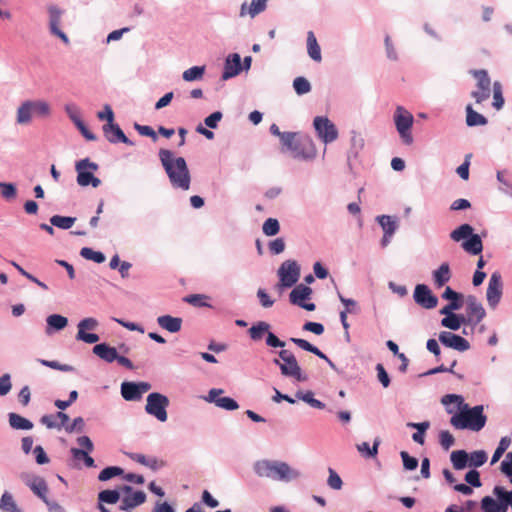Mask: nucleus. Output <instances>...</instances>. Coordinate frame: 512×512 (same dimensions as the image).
Masks as SVG:
<instances>
[{"mask_svg":"<svg viewBox=\"0 0 512 512\" xmlns=\"http://www.w3.org/2000/svg\"><path fill=\"white\" fill-rule=\"evenodd\" d=\"M127 456L131 460L141 465H144L153 471H157L166 465L165 461L161 459H158L156 457H146L145 455L140 453H127Z\"/></svg>","mask_w":512,"mask_h":512,"instance_id":"obj_24","label":"nucleus"},{"mask_svg":"<svg viewBox=\"0 0 512 512\" xmlns=\"http://www.w3.org/2000/svg\"><path fill=\"white\" fill-rule=\"evenodd\" d=\"M26 484L30 487L34 494L42 499L46 504L49 505L47 500L48 486L46 481L41 477H33L26 481Z\"/></svg>","mask_w":512,"mask_h":512,"instance_id":"obj_25","label":"nucleus"},{"mask_svg":"<svg viewBox=\"0 0 512 512\" xmlns=\"http://www.w3.org/2000/svg\"><path fill=\"white\" fill-rule=\"evenodd\" d=\"M435 285L440 288L444 286L451 278L450 267L448 263H442L440 267L433 272Z\"/></svg>","mask_w":512,"mask_h":512,"instance_id":"obj_31","label":"nucleus"},{"mask_svg":"<svg viewBox=\"0 0 512 512\" xmlns=\"http://www.w3.org/2000/svg\"><path fill=\"white\" fill-rule=\"evenodd\" d=\"M241 58L237 53L231 54L227 57L225 61L224 71L222 74L223 80H228L236 75H238L241 71Z\"/></svg>","mask_w":512,"mask_h":512,"instance_id":"obj_23","label":"nucleus"},{"mask_svg":"<svg viewBox=\"0 0 512 512\" xmlns=\"http://www.w3.org/2000/svg\"><path fill=\"white\" fill-rule=\"evenodd\" d=\"M121 395L126 401L140 400L138 386L134 382H123L121 384Z\"/></svg>","mask_w":512,"mask_h":512,"instance_id":"obj_34","label":"nucleus"},{"mask_svg":"<svg viewBox=\"0 0 512 512\" xmlns=\"http://www.w3.org/2000/svg\"><path fill=\"white\" fill-rule=\"evenodd\" d=\"M439 341L443 345L460 352L467 351L470 348V344L465 338L447 331L439 334Z\"/></svg>","mask_w":512,"mask_h":512,"instance_id":"obj_20","label":"nucleus"},{"mask_svg":"<svg viewBox=\"0 0 512 512\" xmlns=\"http://www.w3.org/2000/svg\"><path fill=\"white\" fill-rule=\"evenodd\" d=\"M400 456L403 461V466L407 470H414L418 466V460L414 457H411L406 451H402Z\"/></svg>","mask_w":512,"mask_h":512,"instance_id":"obj_62","label":"nucleus"},{"mask_svg":"<svg viewBox=\"0 0 512 512\" xmlns=\"http://www.w3.org/2000/svg\"><path fill=\"white\" fill-rule=\"evenodd\" d=\"M120 491L122 493L127 494L121 500L120 509L122 511L130 512L135 507L143 504L146 501V494L143 491L133 492V489L131 486L124 485V486L120 487Z\"/></svg>","mask_w":512,"mask_h":512,"instance_id":"obj_13","label":"nucleus"},{"mask_svg":"<svg viewBox=\"0 0 512 512\" xmlns=\"http://www.w3.org/2000/svg\"><path fill=\"white\" fill-rule=\"evenodd\" d=\"M462 323H466L465 318L456 314H451L441 320V325L451 330H458Z\"/></svg>","mask_w":512,"mask_h":512,"instance_id":"obj_44","label":"nucleus"},{"mask_svg":"<svg viewBox=\"0 0 512 512\" xmlns=\"http://www.w3.org/2000/svg\"><path fill=\"white\" fill-rule=\"evenodd\" d=\"M307 52L312 60H314L315 62H321V48L312 31H309L307 33Z\"/></svg>","mask_w":512,"mask_h":512,"instance_id":"obj_29","label":"nucleus"},{"mask_svg":"<svg viewBox=\"0 0 512 512\" xmlns=\"http://www.w3.org/2000/svg\"><path fill=\"white\" fill-rule=\"evenodd\" d=\"M32 108L30 101L23 102L17 110V123L28 124L32 120Z\"/></svg>","mask_w":512,"mask_h":512,"instance_id":"obj_37","label":"nucleus"},{"mask_svg":"<svg viewBox=\"0 0 512 512\" xmlns=\"http://www.w3.org/2000/svg\"><path fill=\"white\" fill-rule=\"evenodd\" d=\"M76 218L68 217V216H60L54 215L51 217L50 222L52 225L61 228V229H69L75 223Z\"/></svg>","mask_w":512,"mask_h":512,"instance_id":"obj_46","label":"nucleus"},{"mask_svg":"<svg viewBox=\"0 0 512 512\" xmlns=\"http://www.w3.org/2000/svg\"><path fill=\"white\" fill-rule=\"evenodd\" d=\"M159 159L172 187L184 191L188 190L191 176L186 160L183 157L174 158L173 152L168 149L159 150Z\"/></svg>","mask_w":512,"mask_h":512,"instance_id":"obj_2","label":"nucleus"},{"mask_svg":"<svg viewBox=\"0 0 512 512\" xmlns=\"http://www.w3.org/2000/svg\"><path fill=\"white\" fill-rule=\"evenodd\" d=\"M123 472V469L117 466L106 467L99 473L98 479L100 481H107L113 477L122 475Z\"/></svg>","mask_w":512,"mask_h":512,"instance_id":"obj_52","label":"nucleus"},{"mask_svg":"<svg viewBox=\"0 0 512 512\" xmlns=\"http://www.w3.org/2000/svg\"><path fill=\"white\" fill-rule=\"evenodd\" d=\"M205 73V66H193L185 70L182 77L187 82L201 80Z\"/></svg>","mask_w":512,"mask_h":512,"instance_id":"obj_42","label":"nucleus"},{"mask_svg":"<svg viewBox=\"0 0 512 512\" xmlns=\"http://www.w3.org/2000/svg\"><path fill=\"white\" fill-rule=\"evenodd\" d=\"M254 472L261 478L289 482L300 477V472L283 461L259 460L254 464Z\"/></svg>","mask_w":512,"mask_h":512,"instance_id":"obj_3","label":"nucleus"},{"mask_svg":"<svg viewBox=\"0 0 512 512\" xmlns=\"http://www.w3.org/2000/svg\"><path fill=\"white\" fill-rule=\"evenodd\" d=\"M280 359H274L273 363L279 366L282 375L292 377L299 382L307 380V376L302 373L301 367L297 362L295 355L289 350L279 352Z\"/></svg>","mask_w":512,"mask_h":512,"instance_id":"obj_6","label":"nucleus"},{"mask_svg":"<svg viewBox=\"0 0 512 512\" xmlns=\"http://www.w3.org/2000/svg\"><path fill=\"white\" fill-rule=\"evenodd\" d=\"M296 397L308 403L313 408L323 409L325 407V404L323 402L314 398V394L311 391H308L306 393L298 392L296 394Z\"/></svg>","mask_w":512,"mask_h":512,"instance_id":"obj_49","label":"nucleus"},{"mask_svg":"<svg viewBox=\"0 0 512 512\" xmlns=\"http://www.w3.org/2000/svg\"><path fill=\"white\" fill-rule=\"evenodd\" d=\"M473 234V227L469 224H462L450 233V238L459 242L466 238H469Z\"/></svg>","mask_w":512,"mask_h":512,"instance_id":"obj_40","label":"nucleus"},{"mask_svg":"<svg viewBox=\"0 0 512 512\" xmlns=\"http://www.w3.org/2000/svg\"><path fill=\"white\" fill-rule=\"evenodd\" d=\"M470 74L476 79V89L471 92V97L477 104L486 101L491 94V78L484 69L471 70Z\"/></svg>","mask_w":512,"mask_h":512,"instance_id":"obj_9","label":"nucleus"},{"mask_svg":"<svg viewBox=\"0 0 512 512\" xmlns=\"http://www.w3.org/2000/svg\"><path fill=\"white\" fill-rule=\"evenodd\" d=\"M462 248L472 255L480 254L483 249L480 236L478 234H472L466 241L462 243Z\"/></svg>","mask_w":512,"mask_h":512,"instance_id":"obj_30","label":"nucleus"},{"mask_svg":"<svg viewBox=\"0 0 512 512\" xmlns=\"http://www.w3.org/2000/svg\"><path fill=\"white\" fill-rule=\"evenodd\" d=\"M222 389L213 388L208 392V395L204 398L207 402H213L217 407L222 409L233 411L239 408L238 403L230 397H218L223 394Z\"/></svg>","mask_w":512,"mask_h":512,"instance_id":"obj_19","label":"nucleus"},{"mask_svg":"<svg viewBox=\"0 0 512 512\" xmlns=\"http://www.w3.org/2000/svg\"><path fill=\"white\" fill-rule=\"evenodd\" d=\"M168 406L169 399L165 395L153 392L147 396L145 411L159 421L165 422L168 418Z\"/></svg>","mask_w":512,"mask_h":512,"instance_id":"obj_10","label":"nucleus"},{"mask_svg":"<svg viewBox=\"0 0 512 512\" xmlns=\"http://www.w3.org/2000/svg\"><path fill=\"white\" fill-rule=\"evenodd\" d=\"M510 444L511 439L509 437L506 436L501 438L499 445L492 456L491 464H494L499 461V459L502 457L505 451L509 448Z\"/></svg>","mask_w":512,"mask_h":512,"instance_id":"obj_51","label":"nucleus"},{"mask_svg":"<svg viewBox=\"0 0 512 512\" xmlns=\"http://www.w3.org/2000/svg\"><path fill=\"white\" fill-rule=\"evenodd\" d=\"M71 453H72V455L74 456V458H76V459H81V458H83V459H84L85 464H86L88 467H92V466H94V459L88 455V452H86V451H84V450H82V449L72 448V449H71Z\"/></svg>","mask_w":512,"mask_h":512,"instance_id":"obj_61","label":"nucleus"},{"mask_svg":"<svg viewBox=\"0 0 512 512\" xmlns=\"http://www.w3.org/2000/svg\"><path fill=\"white\" fill-rule=\"evenodd\" d=\"M293 87L298 95H303L311 91V85L304 77L295 78L293 81Z\"/></svg>","mask_w":512,"mask_h":512,"instance_id":"obj_55","label":"nucleus"},{"mask_svg":"<svg viewBox=\"0 0 512 512\" xmlns=\"http://www.w3.org/2000/svg\"><path fill=\"white\" fill-rule=\"evenodd\" d=\"M1 195L5 199H14L17 194V190L14 184L0 182Z\"/></svg>","mask_w":512,"mask_h":512,"instance_id":"obj_58","label":"nucleus"},{"mask_svg":"<svg viewBox=\"0 0 512 512\" xmlns=\"http://www.w3.org/2000/svg\"><path fill=\"white\" fill-rule=\"evenodd\" d=\"M77 172V183L82 187L92 185L94 188L101 184L99 178L93 175V172L98 170V165L91 162L88 158L78 161L75 165Z\"/></svg>","mask_w":512,"mask_h":512,"instance_id":"obj_7","label":"nucleus"},{"mask_svg":"<svg viewBox=\"0 0 512 512\" xmlns=\"http://www.w3.org/2000/svg\"><path fill=\"white\" fill-rule=\"evenodd\" d=\"M313 125L319 138L324 143H331L338 138V130L336 126L327 117H315Z\"/></svg>","mask_w":512,"mask_h":512,"instance_id":"obj_12","label":"nucleus"},{"mask_svg":"<svg viewBox=\"0 0 512 512\" xmlns=\"http://www.w3.org/2000/svg\"><path fill=\"white\" fill-rule=\"evenodd\" d=\"M268 0H252L250 5L246 2L241 5L240 16L244 17L249 15L254 18L259 13L263 12L266 9Z\"/></svg>","mask_w":512,"mask_h":512,"instance_id":"obj_26","label":"nucleus"},{"mask_svg":"<svg viewBox=\"0 0 512 512\" xmlns=\"http://www.w3.org/2000/svg\"><path fill=\"white\" fill-rule=\"evenodd\" d=\"M9 424L12 428L19 430H30L33 428V423L30 420L16 413L9 414Z\"/></svg>","mask_w":512,"mask_h":512,"instance_id":"obj_36","label":"nucleus"},{"mask_svg":"<svg viewBox=\"0 0 512 512\" xmlns=\"http://www.w3.org/2000/svg\"><path fill=\"white\" fill-rule=\"evenodd\" d=\"M312 293V289L304 284H299L290 293V302L298 305L307 311H314L316 306L314 303H305Z\"/></svg>","mask_w":512,"mask_h":512,"instance_id":"obj_16","label":"nucleus"},{"mask_svg":"<svg viewBox=\"0 0 512 512\" xmlns=\"http://www.w3.org/2000/svg\"><path fill=\"white\" fill-rule=\"evenodd\" d=\"M441 403L447 406L446 410L449 414H453L450 423L455 429L478 432L486 424L487 417L483 413L482 405L470 408L464 403L463 397L456 394L443 396Z\"/></svg>","mask_w":512,"mask_h":512,"instance_id":"obj_1","label":"nucleus"},{"mask_svg":"<svg viewBox=\"0 0 512 512\" xmlns=\"http://www.w3.org/2000/svg\"><path fill=\"white\" fill-rule=\"evenodd\" d=\"M287 151L294 158L312 159L316 156V148L312 138L308 135L294 132V137L289 143H283Z\"/></svg>","mask_w":512,"mask_h":512,"instance_id":"obj_4","label":"nucleus"},{"mask_svg":"<svg viewBox=\"0 0 512 512\" xmlns=\"http://www.w3.org/2000/svg\"><path fill=\"white\" fill-rule=\"evenodd\" d=\"M93 353L109 363L115 361L118 355L114 347H110L105 343L95 345L93 347Z\"/></svg>","mask_w":512,"mask_h":512,"instance_id":"obj_28","label":"nucleus"},{"mask_svg":"<svg viewBox=\"0 0 512 512\" xmlns=\"http://www.w3.org/2000/svg\"><path fill=\"white\" fill-rule=\"evenodd\" d=\"M270 132L280 138L281 143H289L294 137V132H281L276 124L270 126Z\"/></svg>","mask_w":512,"mask_h":512,"instance_id":"obj_57","label":"nucleus"},{"mask_svg":"<svg viewBox=\"0 0 512 512\" xmlns=\"http://www.w3.org/2000/svg\"><path fill=\"white\" fill-rule=\"evenodd\" d=\"M502 277L499 272L491 274L486 292L487 302L491 308H495L502 296Z\"/></svg>","mask_w":512,"mask_h":512,"instance_id":"obj_14","label":"nucleus"},{"mask_svg":"<svg viewBox=\"0 0 512 512\" xmlns=\"http://www.w3.org/2000/svg\"><path fill=\"white\" fill-rule=\"evenodd\" d=\"M65 111L68 115V117L70 118V120L77 126L79 125L82 121L81 119V114H80V109L77 105L75 104H67L65 106Z\"/></svg>","mask_w":512,"mask_h":512,"instance_id":"obj_56","label":"nucleus"},{"mask_svg":"<svg viewBox=\"0 0 512 512\" xmlns=\"http://www.w3.org/2000/svg\"><path fill=\"white\" fill-rule=\"evenodd\" d=\"M40 422L48 429H61V425H58L56 414L43 415L40 419Z\"/></svg>","mask_w":512,"mask_h":512,"instance_id":"obj_60","label":"nucleus"},{"mask_svg":"<svg viewBox=\"0 0 512 512\" xmlns=\"http://www.w3.org/2000/svg\"><path fill=\"white\" fill-rule=\"evenodd\" d=\"M467 302V319L466 323L471 325H477L479 322H481L485 316L486 312L483 308L482 304L478 302L477 298L473 295H469L466 299Z\"/></svg>","mask_w":512,"mask_h":512,"instance_id":"obj_15","label":"nucleus"},{"mask_svg":"<svg viewBox=\"0 0 512 512\" xmlns=\"http://www.w3.org/2000/svg\"><path fill=\"white\" fill-rule=\"evenodd\" d=\"M103 132L106 139L111 143L122 142L127 145H133V142L126 137L119 125L114 122L105 124Z\"/></svg>","mask_w":512,"mask_h":512,"instance_id":"obj_22","label":"nucleus"},{"mask_svg":"<svg viewBox=\"0 0 512 512\" xmlns=\"http://www.w3.org/2000/svg\"><path fill=\"white\" fill-rule=\"evenodd\" d=\"M451 462L453 464V467L456 470H462L467 465H469V455L464 450H455L450 455Z\"/></svg>","mask_w":512,"mask_h":512,"instance_id":"obj_35","label":"nucleus"},{"mask_svg":"<svg viewBox=\"0 0 512 512\" xmlns=\"http://www.w3.org/2000/svg\"><path fill=\"white\" fill-rule=\"evenodd\" d=\"M120 490H103L98 494L100 503L115 504L120 499Z\"/></svg>","mask_w":512,"mask_h":512,"instance_id":"obj_45","label":"nucleus"},{"mask_svg":"<svg viewBox=\"0 0 512 512\" xmlns=\"http://www.w3.org/2000/svg\"><path fill=\"white\" fill-rule=\"evenodd\" d=\"M414 300L425 309H433L438 304V299L425 284H418L414 290Z\"/></svg>","mask_w":512,"mask_h":512,"instance_id":"obj_18","label":"nucleus"},{"mask_svg":"<svg viewBox=\"0 0 512 512\" xmlns=\"http://www.w3.org/2000/svg\"><path fill=\"white\" fill-rule=\"evenodd\" d=\"M263 233L266 236H274L278 234L280 230V225L277 219L275 218H268L262 227Z\"/></svg>","mask_w":512,"mask_h":512,"instance_id":"obj_53","label":"nucleus"},{"mask_svg":"<svg viewBox=\"0 0 512 512\" xmlns=\"http://www.w3.org/2000/svg\"><path fill=\"white\" fill-rule=\"evenodd\" d=\"M493 91V107L496 110H500L503 108L505 100L503 97L502 85L499 81H495L492 85Z\"/></svg>","mask_w":512,"mask_h":512,"instance_id":"obj_43","label":"nucleus"},{"mask_svg":"<svg viewBox=\"0 0 512 512\" xmlns=\"http://www.w3.org/2000/svg\"><path fill=\"white\" fill-rule=\"evenodd\" d=\"M493 495L497 499L485 496L481 500V508L484 512H507L508 507L512 508V492L505 490L502 486H495Z\"/></svg>","mask_w":512,"mask_h":512,"instance_id":"obj_5","label":"nucleus"},{"mask_svg":"<svg viewBox=\"0 0 512 512\" xmlns=\"http://www.w3.org/2000/svg\"><path fill=\"white\" fill-rule=\"evenodd\" d=\"M268 332H270V325L264 321L257 322L248 330L250 338L254 341L262 340L265 334L268 335Z\"/></svg>","mask_w":512,"mask_h":512,"instance_id":"obj_33","label":"nucleus"},{"mask_svg":"<svg viewBox=\"0 0 512 512\" xmlns=\"http://www.w3.org/2000/svg\"><path fill=\"white\" fill-rule=\"evenodd\" d=\"M413 121V115L408 110H406L402 106H398L396 108L394 114L395 126L402 141L407 145H410L413 142V137L410 132L413 125Z\"/></svg>","mask_w":512,"mask_h":512,"instance_id":"obj_8","label":"nucleus"},{"mask_svg":"<svg viewBox=\"0 0 512 512\" xmlns=\"http://www.w3.org/2000/svg\"><path fill=\"white\" fill-rule=\"evenodd\" d=\"M0 509L3 512H22L9 492H4L0 499Z\"/></svg>","mask_w":512,"mask_h":512,"instance_id":"obj_38","label":"nucleus"},{"mask_svg":"<svg viewBox=\"0 0 512 512\" xmlns=\"http://www.w3.org/2000/svg\"><path fill=\"white\" fill-rule=\"evenodd\" d=\"M439 442L443 449L448 450L451 446L454 445L455 439L449 431L445 430L440 432Z\"/></svg>","mask_w":512,"mask_h":512,"instance_id":"obj_59","label":"nucleus"},{"mask_svg":"<svg viewBox=\"0 0 512 512\" xmlns=\"http://www.w3.org/2000/svg\"><path fill=\"white\" fill-rule=\"evenodd\" d=\"M98 326V321L95 318L89 317L81 320L78 323L77 340H81L88 344H94L99 341V336L94 333H86V330H94Z\"/></svg>","mask_w":512,"mask_h":512,"instance_id":"obj_17","label":"nucleus"},{"mask_svg":"<svg viewBox=\"0 0 512 512\" xmlns=\"http://www.w3.org/2000/svg\"><path fill=\"white\" fill-rule=\"evenodd\" d=\"M465 481L473 486V487H480L481 481H480V474L477 470H470L465 475Z\"/></svg>","mask_w":512,"mask_h":512,"instance_id":"obj_64","label":"nucleus"},{"mask_svg":"<svg viewBox=\"0 0 512 512\" xmlns=\"http://www.w3.org/2000/svg\"><path fill=\"white\" fill-rule=\"evenodd\" d=\"M487 122V119L482 114L476 112L471 104L466 106V124L468 126H484Z\"/></svg>","mask_w":512,"mask_h":512,"instance_id":"obj_32","label":"nucleus"},{"mask_svg":"<svg viewBox=\"0 0 512 512\" xmlns=\"http://www.w3.org/2000/svg\"><path fill=\"white\" fill-rule=\"evenodd\" d=\"M32 114L36 117H47L50 115V105L43 100L30 101Z\"/></svg>","mask_w":512,"mask_h":512,"instance_id":"obj_41","label":"nucleus"},{"mask_svg":"<svg viewBox=\"0 0 512 512\" xmlns=\"http://www.w3.org/2000/svg\"><path fill=\"white\" fill-rule=\"evenodd\" d=\"M280 282L277 287H292L300 277V266L294 260L284 261L278 269Z\"/></svg>","mask_w":512,"mask_h":512,"instance_id":"obj_11","label":"nucleus"},{"mask_svg":"<svg viewBox=\"0 0 512 512\" xmlns=\"http://www.w3.org/2000/svg\"><path fill=\"white\" fill-rule=\"evenodd\" d=\"M328 485L335 490H340L342 487V480L340 476L332 469L329 468Z\"/></svg>","mask_w":512,"mask_h":512,"instance_id":"obj_63","label":"nucleus"},{"mask_svg":"<svg viewBox=\"0 0 512 512\" xmlns=\"http://www.w3.org/2000/svg\"><path fill=\"white\" fill-rule=\"evenodd\" d=\"M207 299L208 296L203 294H191L186 296L184 301L194 307H210V305L207 303Z\"/></svg>","mask_w":512,"mask_h":512,"instance_id":"obj_50","label":"nucleus"},{"mask_svg":"<svg viewBox=\"0 0 512 512\" xmlns=\"http://www.w3.org/2000/svg\"><path fill=\"white\" fill-rule=\"evenodd\" d=\"M80 255L83 258L94 261L96 263H103L105 261V255L102 252L94 251L89 247H83L80 250Z\"/></svg>","mask_w":512,"mask_h":512,"instance_id":"obj_48","label":"nucleus"},{"mask_svg":"<svg viewBox=\"0 0 512 512\" xmlns=\"http://www.w3.org/2000/svg\"><path fill=\"white\" fill-rule=\"evenodd\" d=\"M49 12V24H50V31L53 35L59 37L65 44L69 43V39L67 35L60 30L59 26L61 23V16H62V10H60L58 7L52 5L48 8Z\"/></svg>","mask_w":512,"mask_h":512,"instance_id":"obj_21","label":"nucleus"},{"mask_svg":"<svg viewBox=\"0 0 512 512\" xmlns=\"http://www.w3.org/2000/svg\"><path fill=\"white\" fill-rule=\"evenodd\" d=\"M47 333H50V329H55V330H62L64 329L67 324H68V320L66 317L62 316V315H59V314H52L50 316L47 317Z\"/></svg>","mask_w":512,"mask_h":512,"instance_id":"obj_39","label":"nucleus"},{"mask_svg":"<svg viewBox=\"0 0 512 512\" xmlns=\"http://www.w3.org/2000/svg\"><path fill=\"white\" fill-rule=\"evenodd\" d=\"M487 461V454L483 450L474 451L469 455V466L480 467Z\"/></svg>","mask_w":512,"mask_h":512,"instance_id":"obj_54","label":"nucleus"},{"mask_svg":"<svg viewBox=\"0 0 512 512\" xmlns=\"http://www.w3.org/2000/svg\"><path fill=\"white\" fill-rule=\"evenodd\" d=\"M378 222L382 227L385 234L388 236H392L396 231V222L392 219V217L387 215H382L378 217Z\"/></svg>","mask_w":512,"mask_h":512,"instance_id":"obj_47","label":"nucleus"},{"mask_svg":"<svg viewBox=\"0 0 512 512\" xmlns=\"http://www.w3.org/2000/svg\"><path fill=\"white\" fill-rule=\"evenodd\" d=\"M158 325L171 333H176L181 330L182 319L170 315H163L157 318Z\"/></svg>","mask_w":512,"mask_h":512,"instance_id":"obj_27","label":"nucleus"}]
</instances>
